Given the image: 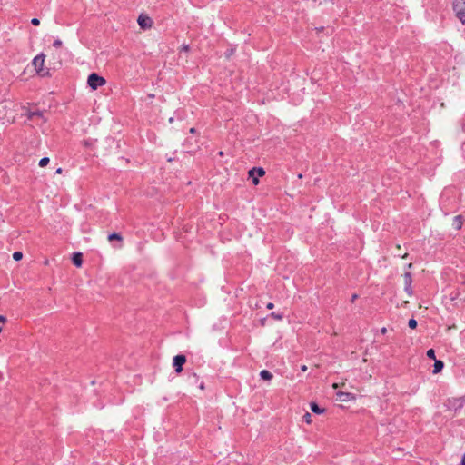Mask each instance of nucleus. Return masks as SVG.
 <instances>
[{
	"instance_id": "obj_1",
	"label": "nucleus",
	"mask_w": 465,
	"mask_h": 465,
	"mask_svg": "<svg viewBox=\"0 0 465 465\" xmlns=\"http://www.w3.org/2000/svg\"><path fill=\"white\" fill-rule=\"evenodd\" d=\"M453 11L456 17L465 25V0H453Z\"/></svg>"
},
{
	"instance_id": "obj_2",
	"label": "nucleus",
	"mask_w": 465,
	"mask_h": 465,
	"mask_svg": "<svg viewBox=\"0 0 465 465\" xmlns=\"http://www.w3.org/2000/svg\"><path fill=\"white\" fill-rule=\"evenodd\" d=\"M87 84L92 90H96L98 87L104 85L106 81L104 77L93 73L88 76Z\"/></svg>"
},
{
	"instance_id": "obj_3",
	"label": "nucleus",
	"mask_w": 465,
	"mask_h": 465,
	"mask_svg": "<svg viewBox=\"0 0 465 465\" xmlns=\"http://www.w3.org/2000/svg\"><path fill=\"white\" fill-rule=\"evenodd\" d=\"M186 362V357L183 354H179L173 357V366L176 373H180L183 371V365Z\"/></svg>"
},
{
	"instance_id": "obj_4",
	"label": "nucleus",
	"mask_w": 465,
	"mask_h": 465,
	"mask_svg": "<svg viewBox=\"0 0 465 465\" xmlns=\"http://www.w3.org/2000/svg\"><path fill=\"white\" fill-rule=\"evenodd\" d=\"M45 55L43 54L36 55L33 60V64L37 73L45 74L44 73Z\"/></svg>"
},
{
	"instance_id": "obj_5",
	"label": "nucleus",
	"mask_w": 465,
	"mask_h": 465,
	"mask_svg": "<svg viewBox=\"0 0 465 465\" xmlns=\"http://www.w3.org/2000/svg\"><path fill=\"white\" fill-rule=\"evenodd\" d=\"M248 173L249 177L252 178L253 184L257 185L259 183V178L257 177V175L260 177L263 176L265 174V171L262 167H254L251 169Z\"/></svg>"
},
{
	"instance_id": "obj_6",
	"label": "nucleus",
	"mask_w": 465,
	"mask_h": 465,
	"mask_svg": "<svg viewBox=\"0 0 465 465\" xmlns=\"http://www.w3.org/2000/svg\"><path fill=\"white\" fill-rule=\"evenodd\" d=\"M337 400L342 402L352 401L356 400V397L350 392L339 391L336 394Z\"/></svg>"
},
{
	"instance_id": "obj_7",
	"label": "nucleus",
	"mask_w": 465,
	"mask_h": 465,
	"mask_svg": "<svg viewBox=\"0 0 465 465\" xmlns=\"http://www.w3.org/2000/svg\"><path fill=\"white\" fill-rule=\"evenodd\" d=\"M137 22L139 26L143 29H148L152 27V19L149 16L139 15Z\"/></svg>"
},
{
	"instance_id": "obj_8",
	"label": "nucleus",
	"mask_w": 465,
	"mask_h": 465,
	"mask_svg": "<svg viewBox=\"0 0 465 465\" xmlns=\"http://www.w3.org/2000/svg\"><path fill=\"white\" fill-rule=\"evenodd\" d=\"M404 277V289L408 292L409 295L412 294V288H411V273L410 272H406L403 275Z\"/></svg>"
},
{
	"instance_id": "obj_9",
	"label": "nucleus",
	"mask_w": 465,
	"mask_h": 465,
	"mask_svg": "<svg viewBox=\"0 0 465 465\" xmlns=\"http://www.w3.org/2000/svg\"><path fill=\"white\" fill-rule=\"evenodd\" d=\"M443 367H444L443 361H439V360H435L432 372L434 374H437V373H439V372H440L442 371Z\"/></svg>"
},
{
	"instance_id": "obj_10",
	"label": "nucleus",
	"mask_w": 465,
	"mask_h": 465,
	"mask_svg": "<svg viewBox=\"0 0 465 465\" xmlns=\"http://www.w3.org/2000/svg\"><path fill=\"white\" fill-rule=\"evenodd\" d=\"M462 223H463L462 217L460 215L455 216L453 218L452 226L456 230H460L462 227Z\"/></svg>"
},
{
	"instance_id": "obj_11",
	"label": "nucleus",
	"mask_w": 465,
	"mask_h": 465,
	"mask_svg": "<svg viewBox=\"0 0 465 465\" xmlns=\"http://www.w3.org/2000/svg\"><path fill=\"white\" fill-rule=\"evenodd\" d=\"M73 262L75 266L81 267V265L83 263L82 253H80V252L74 253Z\"/></svg>"
},
{
	"instance_id": "obj_12",
	"label": "nucleus",
	"mask_w": 465,
	"mask_h": 465,
	"mask_svg": "<svg viewBox=\"0 0 465 465\" xmlns=\"http://www.w3.org/2000/svg\"><path fill=\"white\" fill-rule=\"evenodd\" d=\"M25 114L29 120L34 119V117L43 118V112L41 111H27Z\"/></svg>"
},
{
	"instance_id": "obj_13",
	"label": "nucleus",
	"mask_w": 465,
	"mask_h": 465,
	"mask_svg": "<svg viewBox=\"0 0 465 465\" xmlns=\"http://www.w3.org/2000/svg\"><path fill=\"white\" fill-rule=\"evenodd\" d=\"M260 377L262 379V380H265V381H271L272 379V372H270L269 371L267 370H262L260 372Z\"/></svg>"
},
{
	"instance_id": "obj_14",
	"label": "nucleus",
	"mask_w": 465,
	"mask_h": 465,
	"mask_svg": "<svg viewBox=\"0 0 465 465\" xmlns=\"http://www.w3.org/2000/svg\"><path fill=\"white\" fill-rule=\"evenodd\" d=\"M310 406L312 411L316 414H322L324 411V410L320 408L315 402H312Z\"/></svg>"
},
{
	"instance_id": "obj_15",
	"label": "nucleus",
	"mask_w": 465,
	"mask_h": 465,
	"mask_svg": "<svg viewBox=\"0 0 465 465\" xmlns=\"http://www.w3.org/2000/svg\"><path fill=\"white\" fill-rule=\"evenodd\" d=\"M108 240L111 242V241H114V240H116V241H119V242H122L123 241V237L121 236V234L117 233V232H113L111 234L108 235Z\"/></svg>"
},
{
	"instance_id": "obj_16",
	"label": "nucleus",
	"mask_w": 465,
	"mask_h": 465,
	"mask_svg": "<svg viewBox=\"0 0 465 465\" xmlns=\"http://www.w3.org/2000/svg\"><path fill=\"white\" fill-rule=\"evenodd\" d=\"M50 160L48 157H44L39 161V166L45 167L49 163Z\"/></svg>"
},
{
	"instance_id": "obj_17",
	"label": "nucleus",
	"mask_w": 465,
	"mask_h": 465,
	"mask_svg": "<svg viewBox=\"0 0 465 465\" xmlns=\"http://www.w3.org/2000/svg\"><path fill=\"white\" fill-rule=\"evenodd\" d=\"M23 258V253L21 252H15L13 253V259L15 261H20Z\"/></svg>"
},
{
	"instance_id": "obj_18",
	"label": "nucleus",
	"mask_w": 465,
	"mask_h": 465,
	"mask_svg": "<svg viewBox=\"0 0 465 465\" xmlns=\"http://www.w3.org/2000/svg\"><path fill=\"white\" fill-rule=\"evenodd\" d=\"M408 326L411 328V329H415L417 327V321L415 319H410L409 322H408Z\"/></svg>"
},
{
	"instance_id": "obj_19",
	"label": "nucleus",
	"mask_w": 465,
	"mask_h": 465,
	"mask_svg": "<svg viewBox=\"0 0 465 465\" xmlns=\"http://www.w3.org/2000/svg\"><path fill=\"white\" fill-rule=\"evenodd\" d=\"M426 354L430 359H432L434 361L436 360L435 351L433 349L428 350Z\"/></svg>"
},
{
	"instance_id": "obj_20",
	"label": "nucleus",
	"mask_w": 465,
	"mask_h": 465,
	"mask_svg": "<svg viewBox=\"0 0 465 465\" xmlns=\"http://www.w3.org/2000/svg\"><path fill=\"white\" fill-rule=\"evenodd\" d=\"M303 420L307 423V424H310L312 422V416L309 412H306L304 415H303Z\"/></svg>"
},
{
	"instance_id": "obj_21",
	"label": "nucleus",
	"mask_w": 465,
	"mask_h": 465,
	"mask_svg": "<svg viewBox=\"0 0 465 465\" xmlns=\"http://www.w3.org/2000/svg\"><path fill=\"white\" fill-rule=\"evenodd\" d=\"M271 316L276 320H282V314H278L276 312H272L271 313Z\"/></svg>"
},
{
	"instance_id": "obj_22",
	"label": "nucleus",
	"mask_w": 465,
	"mask_h": 465,
	"mask_svg": "<svg viewBox=\"0 0 465 465\" xmlns=\"http://www.w3.org/2000/svg\"><path fill=\"white\" fill-rule=\"evenodd\" d=\"M53 45H54V47L58 48V47H60L62 45V41L59 40V39H56V40H54Z\"/></svg>"
},
{
	"instance_id": "obj_23",
	"label": "nucleus",
	"mask_w": 465,
	"mask_h": 465,
	"mask_svg": "<svg viewBox=\"0 0 465 465\" xmlns=\"http://www.w3.org/2000/svg\"><path fill=\"white\" fill-rule=\"evenodd\" d=\"M31 23H32V25H39V24H40V20H39L38 18H33V19L31 20Z\"/></svg>"
},
{
	"instance_id": "obj_24",
	"label": "nucleus",
	"mask_w": 465,
	"mask_h": 465,
	"mask_svg": "<svg viewBox=\"0 0 465 465\" xmlns=\"http://www.w3.org/2000/svg\"><path fill=\"white\" fill-rule=\"evenodd\" d=\"M6 322V318L3 315H0V322L5 323Z\"/></svg>"
},
{
	"instance_id": "obj_25",
	"label": "nucleus",
	"mask_w": 465,
	"mask_h": 465,
	"mask_svg": "<svg viewBox=\"0 0 465 465\" xmlns=\"http://www.w3.org/2000/svg\"><path fill=\"white\" fill-rule=\"evenodd\" d=\"M273 306H274V305H273V303H272V302H269V303L266 305L267 309H269V310L272 309V308H273Z\"/></svg>"
},
{
	"instance_id": "obj_26",
	"label": "nucleus",
	"mask_w": 465,
	"mask_h": 465,
	"mask_svg": "<svg viewBox=\"0 0 465 465\" xmlns=\"http://www.w3.org/2000/svg\"><path fill=\"white\" fill-rule=\"evenodd\" d=\"M357 298H358V295H357V294H353V295L351 296V302H353Z\"/></svg>"
},
{
	"instance_id": "obj_27",
	"label": "nucleus",
	"mask_w": 465,
	"mask_h": 465,
	"mask_svg": "<svg viewBox=\"0 0 465 465\" xmlns=\"http://www.w3.org/2000/svg\"><path fill=\"white\" fill-rule=\"evenodd\" d=\"M460 465H465V454L463 455V457L461 459Z\"/></svg>"
},
{
	"instance_id": "obj_28",
	"label": "nucleus",
	"mask_w": 465,
	"mask_h": 465,
	"mask_svg": "<svg viewBox=\"0 0 465 465\" xmlns=\"http://www.w3.org/2000/svg\"><path fill=\"white\" fill-rule=\"evenodd\" d=\"M195 132H196V129H195L194 127H192V128L190 129V133H191V134H194Z\"/></svg>"
},
{
	"instance_id": "obj_29",
	"label": "nucleus",
	"mask_w": 465,
	"mask_h": 465,
	"mask_svg": "<svg viewBox=\"0 0 465 465\" xmlns=\"http://www.w3.org/2000/svg\"><path fill=\"white\" fill-rule=\"evenodd\" d=\"M301 369H302V371H307V366L306 365H302L301 367Z\"/></svg>"
},
{
	"instance_id": "obj_30",
	"label": "nucleus",
	"mask_w": 465,
	"mask_h": 465,
	"mask_svg": "<svg viewBox=\"0 0 465 465\" xmlns=\"http://www.w3.org/2000/svg\"><path fill=\"white\" fill-rule=\"evenodd\" d=\"M381 333H383V334H384V333H386L387 329H386L385 327H383V328L381 330Z\"/></svg>"
},
{
	"instance_id": "obj_31",
	"label": "nucleus",
	"mask_w": 465,
	"mask_h": 465,
	"mask_svg": "<svg viewBox=\"0 0 465 465\" xmlns=\"http://www.w3.org/2000/svg\"><path fill=\"white\" fill-rule=\"evenodd\" d=\"M62 171H63V169H62V168H58V169L56 170V173H62Z\"/></svg>"
},
{
	"instance_id": "obj_32",
	"label": "nucleus",
	"mask_w": 465,
	"mask_h": 465,
	"mask_svg": "<svg viewBox=\"0 0 465 465\" xmlns=\"http://www.w3.org/2000/svg\"><path fill=\"white\" fill-rule=\"evenodd\" d=\"M148 97H149L150 99H153V98H154V94H148Z\"/></svg>"
},
{
	"instance_id": "obj_33",
	"label": "nucleus",
	"mask_w": 465,
	"mask_h": 465,
	"mask_svg": "<svg viewBox=\"0 0 465 465\" xmlns=\"http://www.w3.org/2000/svg\"><path fill=\"white\" fill-rule=\"evenodd\" d=\"M199 387H200V389L203 390L204 389L203 382H202Z\"/></svg>"
},
{
	"instance_id": "obj_34",
	"label": "nucleus",
	"mask_w": 465,
	"mask_h": 465,
	"mask_svg": "<svg viewBox=\"0 0 465 465\" xmlns=\"http://www.w3.org/2000/svg\"><path fill=\"white\" fill-rule=\"evenodd\" d=\"M183 49H184L185 51H188V50H189V46H188V45H184V46H183Z\"/></svg>"
},
{
	"instance_id": "obj_35",
	"label": "nucleus",
	"mask_w": 465,
	"mask_h": 465,
	"mask_svg": "<svg viewBox=\"0 0 465 465\" xmlns=\"http://www.w3.org/2000/svg\"><path fill=\"white\" fill-rule=\"evenodd\" d=\"M338 386H339V385H338L337 383H334V384L332 385V387H333L334 389L338 388Z\"/></svg>"
},
{
	"instance_id": "obj_36",
	"label": "nucleus",
	"mask_w": 465,
	"mask_h": 465,
	"mask_svg": "<svg viewBox=\"0 0 465 465\" xmlns=\"http://www.w3.org/2000/svg\"><path fill=\"white\" fill-rule=\"evenodd\" d=\"M169 122H170V123H173V117H171V118L169 119Z\"/></svg>"
},
{
	"instance_id": "obj_37",
	"label": "nucleus",
	"mask_w": 465,
	"mask_h": 465,
	"mask_svg": "<svg viewBox=\"0 0 465 465\" xmlns=\"http://www.w3.org/2000/svg\"><path fill=\"white\" fill-rule=\"evenodd\" d=\"M411 266H412V264H411V263H409V264H408V268H411Z\"/></svg>"
},
{
	"instance_id": "obj_38",
	"label": "nucleus",
	"mask_w": 465,
	"mask_h": 465,
	"mask_svg": "<svg viewBox=\"0 0 465 465\" xmlns=\"http://www.w3.org/2000/svg\"><path fill=\"white\" fill-rule=\"evenodd\" d=\"M193 378L197 379V375L195 373H193Z\"/></svg>"
}]
</instances>
